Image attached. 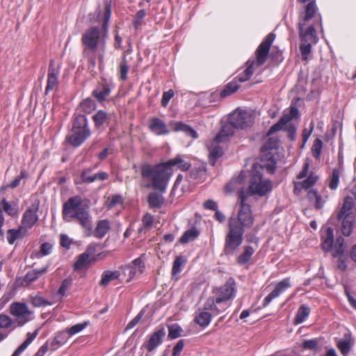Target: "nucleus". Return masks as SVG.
Returning a JSON list of instances; mask_svg holds the SVG:
<instances>
[{"instance_id": "16", "label": "nucleus", "mask_w": 356, "mask_h": 356, "mask_svg": "<svg viewBox=\"0 0 356 356\" xmlns=\"http://www.w3.org/2000/svg\"><path fill=\"white\" fill-rule=\"evenodd\" d=\"M165 334L166 332L165 328L163 327H159L149 335L148 340L143 343V346H144L148 352H152L162 343Z\"/></svg>"}, {"instance_id": "6", "label": "nucleus", "mask_w": 356, "mask_h": 356, "mask_svg": "<svg viewBox=\"0 0 356 356\" xmlns=\"http://www.w3.org/2000/svg\"><path fill=\"white\" fill-rule=\"evenodd\" d=\"M244 229L234 219H229V231L225 236L224 253L234 255L243 243Z\"/></svg>"}, {"instance_id": "61", "label": "nucleus", "mask_w": 356, "mask_h": 356, "mask_svg": "<svg viewBox=\"0 0 356 356\" xmlns=\"http://www.w3.org/2000/svg\"><path fill=\"white\" fill-rule=\"evenodd\" d=\"M142 222L143 228H150L154 222L153 216L149 213L145 214L142 219Z\"/></svg>"}, {"instance_id": "31", "label": "nucleus", "mask_w": 356, "mask_h": 356, "mask_svg": "<svg viewBox=\"0 0 356 356\" xmlns=\"http://www.w3.org/2000/svg\"><path fill=\"white\" fill-rule=\"evenodd\" d=\"M334 231L331 227L325 229V234L322 236V248L326 252L330 251L333 248Z\"/></svg>"}, {"instance_id": "52", "label": "nucleus", "mask_w": 356, "mask_h": 356, "mask_svg": "<svg viewBox=\"0 0 356 356\" xmlns=\"http://www.w3.org/2000/svg\"><path fill=\"white\" fill-rule=\"evenodd\" d=\"M323 147V142L321 139L316 138L313 143L312 147V152L313 156L316 159H318L321 154Z\"/></svg>"}, {"instance_id": "56", "label": "nucleus", "mask_w": 356, "mask_h": 356, "mask_svg": "<svg viewBox=\"0 0 356 356\" xmlns=\"http://www.w3.org/2000/svg\"><path fill=\"white\" fill-rule=\"evenodd\" d=\"M318 346V340L317 339H312L305 340L302 344V347L305 350H316Z\"/></svg>"}, {"instance_id": "21", "label": "nucleus", "mask_w": 356, "mask_h": 356, "mask_svg": "<svg viewBox=\"0 0 356 356\" xmlns=\"http://www.w3.org/2000/svg\"><path fill=\"white\" fill-rule=\"evenodd\" d=\"M149 129L156 136H165L170 134V129L166 123L159 118H152L149 120Z\"/></svg>"}, {"instance_id": "15", "label": "nucleus", "mask_w": 356, "mask_h": 356, "mask_svg": "<svg viewBox=\"0 0 356 356\" xmlns=\"http://www.w3.org/2000/svg\"><path fill=\"white\" fill-rule=\"evenodd\" d=\"M143 257V255L136 258L132 261L131 264L126 266L122 268V274L125 277H128L126 280L127 282L131 281L137 274H142L144 272L145 265Z\"/></svg>"}, {"instance_id": "46", "label": "nucleus", "mask_w": 356, "mask_h": 356, "mask_svg": "<svg viewBox=\"0 0 356 356\" xmlns=\"http://www.w3.org/2000/svg\"><path fill=\"white\" fill-rule=\"evenodd\" d=\"M318 179V176H317L314 173H311L305 180L302 181L300 183L296 184V188L298 186V184H300L303 188L309 189L316 183Z\"/></svg>"}, {"instance_id": "1", "label": "nucleus", "mask_w": 356, "mask_h": 356, "mask_svg": "<svg viewBox=\"0 0 356 356\" xmlns=\"http://www.w3.org/2000/svg\"><path fill=\"white\" fill-rule=\"evenodd\" d=\"M111 15V1L104 0V8H99L90 15V22L92 26L82 35V42L86 46L85 53L88 54L89 64L92 66L102 65Z\"/></svg>"}, {"instance_id": "10", "label": "nucleus", "mask_w": 356, "mask_h": 356, "mask_svg": "<svg viewBox=\"0 0 356 356\" xmlns=\"http://www.w3.org/2000/svg\"><path fill=\"white\" fill-rule=\"evenodd\" d=\"M299 35L302 41L300 46V58L302 60L307 61L311 57L312 45L318 42V37L314 26L307 27L306 31L300 29Z\"/></svg>"}, {"instance_id": "32", "label": "nucleus", "mask_w": 356, "mask_h": 356, "mask_svg": "<svg viewBox=\"0 0 356 356\" xmlns=\"http://www.w3.org/2000/svg\"><path fill=\"white\" fill-rule=\"evenodd\" d=\"M111 88L107 82L103 83L98 86L92 92V95L100 102L105 100L106 97L110 94Z\"/></svg>"}, {"instance_id": "23", "label": "nucleus", "mask_w": 356, "mask_h": 356, "mask_svg": "<svg viewBox=\"0 0 356 356\" xmlns=\"http://www.w3.org/2000/svg\"><path fill=\"white\" fill-rule=\"evenodd\" d=\"M3 211H5L8 215L14 216L17 213V205L15 204H10L6 200L3 199L0 201V236L3 235L1 227L4 222V218Z\"/></svg>"}, {"instance_id": "64", "label": "nucleus", "mask_w": 356, "mask_h": 356, "mask_svg": "<svg viewBox=\"0 0 356 356\" xmlns=\"http://www.w3.org/2000/svg\"><path fill=\"white\" fill-rule=\"evenodd\" d=\"M184 347V341L179 340L173 348L172 356H179Z\"/></svg>"}, {"instance_id": "8", "label": "nucleus", "mask_w": 356, "mask_h": 356, "mask_svg": "<svg viewBox=\"0 0 356 356\" xmlns=\"http://www.w3.org/2000/svg\"><path fill=\"white\" fill-rule=\"evenodd\" d=\"M272 181L268 179L264 178L260 170L257 169V166L254 165L252 168L248 189L243 190L247 198L253 195L259 197L265 196L272 191Z\"/></svg>"}, {"instance_id": "58", "label": "nucleus", "mask_w": 356, "mask_h": 356, "mask_svg": "<svg viewBox=\"0 0 356 356\" xmlns=\"http://www.w3.org/2000/svg\"><path fill=\"white\" fill-rule=\"evenodd\" d=\"M205 175V168L203 166L195 167L190 173V176L193 179L202 178Z\"/></svg>"}, {"instance_id": "5", "label": "nucleus", "mask_w": 356, "mask_h": 356, "mask_svg": "<svg viewBox=\"0 0 356 356\" xmlns=\"http://www.w3.org/2000/svg\"><path fill=\"white\" fill-rule=\"evenodd\" d=\"M141 175L144 179L151 180L155 190L163 193L172 175V170L165 163L156 165L146 164L141 168Z\"/></svg>"}, {"instance_id": "26", "label": "nucleus", "mask_w": 356, "mask_h": 356, "mask_svg": "<svg viewBox=\"0 0 356 356\" xmlns=\"http://www.w3.org/2000/svg\"><path fill=\"white\" fill-rule=\"evenodd\" d=\"M121 277L122 273L120 270H105L102 275L99 285L101 286H106L111 282L115 280H120V281H122L124 278Z\"/></svg>"}, {"instance_id": "48", "label": "nucleus", "mask_w": 356, "mask_h": 356, "mask_svg": "<svg viewBox=\"0 0 356 356\" xmlns=\"http://www.w3.org/2000/svg\"><path fill=\"white\" fill-rule=\"evenodd\" d=\"M168 337L171 339H177L181 335L182 328L177 323L168 326Z\"/></svg>"}, {"instance_id": "43", "label": "nucleus", "mask_w": 356, "mask_h": 356, "mask_svg": "<svg viewBox=\"0 0 356 356\" xmlns=\"http://www.w3.org/2000/svg\"><path fill=\"white\" fill-rule=\"evenodd\" d=\"M148 202L150 207L161 208L164 203V198L161 195L152 193L149 195Z\"/></svg>"}, {"instance_id": "53", "label": "nucleus", "mask_w": 356, "mask_h": 356, "mask_svg": "<svg viewBox=\"0 0 356 356\" xmlns=\"http://www.w3.org/2000/svg\"><path fill=\"white\" fill-rule=\"evenodd\" d=\"M80 107L85 113H90L95 108V103L90 98L84 99L80 105Z\"/></svg>"}, {"instance_id": "38", "label": "nucleus", "mask_w": 356, "mask_h": 356, "mask_svg": "<svg viewBox=\"0 0 356 356\" xmlns=\"http://www.w3.org/2000/svg\"><path fill=\"white\" fill-rule=\"evenodd\" d=\"M38 335V330L33 333L29 332L26 339L13 353L11 356H19V355L30 345Z\"/></svg>"}, {"instance_id": "45", "label": "nucleus", "mask_w": 356, "mask_h": 356, "mask_svg": "<svg viewBox=\"0 0 356 356\" xmlns=\"http://www.w3.org/2000/svg\"><path fill=\"white\" fill-rule=\"evenodd\" d=\"M26 234V232L24 230L21 231L20 227L17 229H9L7 234L8 242L10 244H13L17 238H22Z\"/></svg>"}, {"instance_id": "63", "label": "nucleus", "mask_w": 356, "mask_h": 356, "mask_svg": "<svg viewBox=\"0 0 356 356\" xmlns=\"http://www.w3.org/2000/svg\"><path fill=\"white\" fill-rule=\"evenodd\" d=\"M338 348L342 354H346L350 351V343L347 340H341L338 342Z\"/></svg>"}, {"instance_id": "19", "label": "nucleus", "mask_w": 356, "mask_h": 356, "mask_svg": "<svg viewBox=\"0 0 356 356\" xmlns=\"http://www.w3.org/2000/svg\"><path fill=\"white\" fill-rule=\"evenodd\" d=\"M317 10L316 3L314 1H310L306 6L305 12L303 13L300 18L298 23V30L300 31L302 29V31H306L307 28L310 26L311 25L308 24V22L313 18L314 14L316 13Z\"/></svg>"}, {"instance_id": "35", "label": "nucleus", "mask_w": 356, "mask_h": 356, "mask_svg": "<svg viewBox=\"0 0 356 356\" xmlns=\"http://www.w3.org/2000/svg\"><path fill=\"white\" fill-rule=\"evenodd\" d=\"M222 142H216L215 140V138H213V141L211 142V145L209 146V156H210V162L214 165L215 161L216 159L220 158L222 155V148L218 145V144L221 143Z\"/></svg>"}, {"instance_id": "44", "label": "nucleus", "mask_w": 356, "mask_h": 356, "mask_svg": "<svg viewBox=\"0 0 356 356\" xmlns=\"http://www.w3.org/2000/svg\"><path fill=\"white\" fill-rule=\"evenodd\" d=\"M200 234L196 228H192L186 231L179 239L181 243H187L195 240Z\"/></svg>"}, {"instance_id": "60", "label": "nucleus", "mask_w": 356, "mask_h": 356, "mask_svg": "<svg viewBox=\"0 0 356 356\" xmlns=\"http://www.w3.org/2000/svg\"><path fill=\"white\" fill-rule=\"evenodd\" d=\"M146 15V13L145 10H140L136 15V18L134 19V26L136 29L141 26L143 19Z\"/></svg>"}, {"instance_id": "20", "label": "nucleus", "mask_w": 356, "mask_h": 356, "mask_svg": "<svg viewBox=\"0 0 356 356\" xmlns=\"http://www.w3.org/2000/svg\"><path fill=\"white\" fill-rule=\"evenodd\" d=\"M291 281L290 278L289 277L285 278L280 281V282H278L276 284L275 289L264 298L263 302V306H268L273 299L280 296L281 293H282L287 289L291 287Z\"/></svg>"}, {"instance_id": "57", "label": "nucleus", "mask_w": 356, "mask_h": 356, "mask_svg": "<svg viewBox=\"0 0 356 356\" xmlns=\"http://www.w3.org/2000/svg\"><path fill=\"white\" fill-rule=\"evenodd\" d=\"M72 280L71 279H65L63 281L60 286L58 290V295L64 297L66 294V291L72 286Z\"/></svg>"}, {"instance_id": "18", "label": "nucleus", "mask_w": 356, "mask_h": 356, "mask_svg": "<svg viewBox=\"0 0 356 356\" xmlns=\"http://www.w3.org/2000/svg\"><path fill=\"white\" fill-rule=\"evenodd\" d=\"M109 178V175L106 172H99L93 173V168H88L83 169L81 174V179L83 183L91 184L96 181H104Z\"/></svg>"}, {"instance_id": "14", "label": "nucleus", "mask_w": 356, "mask_h": 356, "mask_svg": "<svg viewBox=\"0 0 356 356\" xmlns=\"http://www.w3.org/2000/svg\"><path fill=\"white\" fill-rule=\"evenodd\" d=\"M39 209V202H35L32 204L24 213L21 221V231H25L26 233L29 229H31L38 220V211Z\"/></svg>"}, {"instance_id": "55", "label": "nucleus", "mask_w": 356, "mask_h": 356, "mask_svg": "<svg viewBox=\"0 0 356 356\" xmlns=\"http://www.w3.org/2000/svg\"><path fill=\"white\" fill-rule=\"evenodd\" d=\"M122 202V197L120 195H113L110 196L106 202V207L111 209L115 205Z\"/></svg>"}, {"instance_id": "22", "label": "nucleus", "mask_w": 356, "mask_h": 356, "mask_svg": "<svg viewBox=\"0 0 356 356\" xmlns=\"http://www.w3.org/2000/svg\"><path fill=\"white\" fill-rule=\"evenodd\" d=\"M344 239L343 237L339 236L337 238L336 243L334 246V251L332 252V256L334 257H339V263L338 268L341 270H346L347 268V265L345 260L343 259V256L344 253Z\"/></svg>"}, {"instance_id": "9", "label": "nucleus", "mask_w": 356, "mask_h": 356, "mask_svg": "<svg viewBox=\"0 0 356 356\" xmlns=\"http://www.w3.org/2000/svg\"><path fill=\"white\" fill-rule=\"evenodd\" d=\"M275 35L269 33L261 42L255 51V57L250 58L246 62V67H254V65H263L268 56L270 48L275 40Z\"/></svg>"}, {"instance_id": "13", "label": "nucleus", "mask_w": 356, "mask_h": 356, "mask_svg": "<svg viewBox=\"0 0 356 356\" xmlns=\"http://www.w3.org/2000/svg\"><path fill=\"white\" fill-rule=\"evenodd\" d=\"M10 310L15 318L13 322L16 327L23 326L31 319L32 312L24 303L14 302L11 304Z\"/></svg>"}, {"instance_id": "28", "label": "nucleus", "mask_w": 356, "mask_h": 356, "mask_svg": "<svg viewBox=\"0 0 356 356\" xmlns=\"http://www.w3.org/2000/svg\"><path fill=\"white\" fill-rule=\"evenodd\" d=\"M165 163L171 169L172 167H177L182 171H186L191 167V164L185 161L183 159V156L180 154H178L175 158L168 160Z\"/></svg>"}, {"instance_id": "4", "label": "nucleus", "mask_w": 356, "mask_h": 356, "mask_svg": "<svg viewBox=\"0 0 356 356\" xmlns=\"http://www.w3.org/2000/svg\"><path fill=\"white\" fill-rule=\"evenodd\" d=\"M254 120L252 111L237 108L229 115V122L222 125L215 137L216 142H225L234 133L235 128L246 129L251 127Z\"/></svg>"}, {"instance_id": "62", "label": "nucleus", "mask_w": 356, "mask_h": 356, "mask_svg": "<svg viewBox=\"0 0 356 356\" xmlns=\"http://www.w3.org/2000/svg\"><path fill=\"white\" fill-rule=\"evenodd\" d=\"M175 93L172 90H169L163 94L162 99H161V104L163 106L165 107L170 99L174 96Z\"/></svg>"}, {"instance_id": "12", "label": "nucleus", "mask_w": 356, "mask_h": 356, "mask_svg": "<svg viewBox=\"0 0 356 356\" xmlns=\"http://www.w3.org/2000/svg\"><path fill=\"white\" fill-rule=\"evenodd\" d=\"M254 68H245L232 81L228 83L220 92L221 97H226L235 92L239 88V83H243L250 79L253 75Z\"/></svg>"}, {"instance_id": "25", "label": "nucleus", "mask_w": 356, "mask_h": 356, "mask_svg": "<svg viewBox=\"0 0 356 356\" xmlns=\"http://www.w3.org/2000/svg\"><path fill=\"white\" fill-rule=\"evenodd\" d=\"M172 125L173 126V131L175 132L181 131L186 136L191 137L193 139H197L198 138L197 131L187 124L182 122H176L172 123Z\"/></svg>"}, {"instance_id": "34", "label": "nucleus", "mask_w": 356, "mask_h": 356, "mask_svg": "<svg viewBox=\"0 0 356 356\" xmlns=\"http://www.w3.org/2000/svg\"><path fill=\"white\" fill-rule=\"evenodd\" d=\"M58 68H49L47 79V86L45 92L54 90L58 85Z\"/></svg>"}, {"instance_id": "17", "label": "nucleus", "mask_w": 356, "mask_h": 356, "mask_svg": "<svg viewBox=\"0 0 356 356\" xmlns=\"http://www.w3.org/2000/svg\"><path fill=\"white\" fill-rule=\"evenodd\" d=\"M298 115V109L295 106H291L289 113L284 114L278 122L270 128L268 131V135H271L277 131L284 129L286 127V124L293 119L296 118Z\"/></svg>"}, {"instance_id": "59", "label": "nucleus", "mask_w": 356, "mask_h": 356, "mask_svg": "<svg viewBox=\"0 0 356 356\" xmlns=\"http://www.w3.org/2000/svg\"><path fill=\"white\" fill-rule=\"evenodd\" d=\"M243 181V178L241 177H238L236 179H232L231 181H229L226 186H225V191L227 192L231 193L234 191L235 189H236V184H241Z\"/></svg>"}, {"instance_id": "37", "label": "nucleus", "mask_w": 356, "mask_h": 356, "mask_svg": "<svg viewBox=\"0 0 356 356\" xmlns=\"http://www.w3.org/2000/svg\"><path fill=\"white\" fill-rule=\"evenodd\" d=\"M49 266H46L40 269H33L29 271L25 276V281L31 283L35 281L38 277L47 272Z\"/></svg>"}, {"instance_id": "3", "label": "nucleus", "mask_w": 356, "mask_h": 356, "mask_svg": "<svg viewBox=\"0 0 356 356\" xmlns=\"http://www.w3.org/2000/svg\"><path fill=\"white\" fill-rule=\"evenodd\" d=\"M235 282L230 278L225 284L213 291L212 296L204 303V309L213 316L219 315L230 307V300L235 297Z\"/></svg>"}, {"instance_id": "27", "label": "nucleus", "mask_w": 356, "mask_h": 356, "mask_svg": "<svg viewBox=\"0 0 356 356\" xmlns=\"http://www.w3.org/2000/svg\"><path fill=\"white\" fill-rule=\"evenodd\" d=\"M212 315L210 311L206 310L204 308L203 309H200L196 313L194 321L200 326L206 327L209 325Z\"/></svg>"}, {"instance_id": "40", "label": "nucleus", "mask_w": 356, "mask_h": 356, "mask_svg": "<svg viewBox=\"0 0 356 356\" xmlns=\"http://www.w3.org/2000/svg\"><path fill=\"white\" fill-rule=\"evenodd\" d=\"M83 129H90L87 118L84 115H78L74 118L72 130L83 131Z\"/></svg>"}, {"instance_id": "41", "label": "nucleus", "mask_w": 356, "mask_h": 356, "mask_svg": "<svg viewBox=\"0 0 356 356\" xmlns=\"http://www.w3.org/2000/svg\"><path fill=\"white\" fill-rule=\"evenodd\" d=\"M70 336L67 334L66 330L58 332L53 341H51V346L53 347L61 346L64 345L69 339Z\"/></svg>"}, {"instance_id": "7", "label": "nucleus", "mask_w": 356, "mask_h": 356, "mask_svg": "<svg viewBox=\"0 0 356 356\" xmlns=\"http://www.w3.org/2000/svg\"><path fill=\"white\" fill-rule=\"evenodd\" d=\"M244 229L234 219H229V231L225 236L224 253L234 255L243 243Z\"/></svg>"}, {"instance_id": "30", "label": "nucleus", "mask_w": 356, "mask_h": 356, "mask_svg": "<svg viewBox=\"0 0 356 356\" xmlns=\"http://www.w3.org/2000/svg\"><path fill=\"white\" fill-rule=\"evenodd\" d=\"M95 250V248L93 245L88 246L86 251L78 256L77 260L74 264L75 268H82L88 263L90 256L94 253Z\"/></svg>"}, {"instance_id": "29", "label": "nucleus", "mask_w": 356, "mask_h": 356, "mask_svg": "<svg viewBox=\"0 0 356 356\" xmlns=\"http://www.w3.org/2000/svg\"><path fill=\"white\" fill-rule=\"evenodd\" d=\"M110 222L108 220H102L97 222L95 230H92V235L96 238H102L110 230Z\"/></svg>"}, {"instance_id": "33", "label": "nucleus", "mask_w": 356, "mask_h": 356, "mask_svg": "<svg viewBox=\"0 0 356 356\" xmlns=\"http://www.w3.org/2000/svg\"><path fill=\"white\" fill-rule=\"evenodd\" d=\"M255 250L250 245L243 248V252L237 257V262L241 266H248L252 259Z\"/></svg>"}, {"instance_id": "2", "label": "nucleus", "mask_w": 356, "mask_h": 356, "mask_svg": "<svg viewBox=\"0 0 356 356\" xmlns=\"http://www.w3.org/2000/svg\"><path fill=\"white\" fill-rule=\"evenodd\" d=\"M63 219L65 222L77 221L84 230L86 236L92 234V218L88 207L83 205L82 197L74 195L70 197L63 205Z\"/></svg>"}, {"instance_id": "11", "label": "nucleus", "mask_w": 356, "mask_h": 356, "mask_svg": "<svg viewBox=\"0 0 356 356\" xmlns=\"http://www.w3.org/2000/svg\"><path fill=\"white\" fill-rule=\"evenodd\" d=\"M238 198L240 201L241 208L237 217H231L229 219L236 220L244 229L252 227L254 222V218L252 214L250 206L245 203L247 195L245 194L243 189L239 191Z\"/></svg>"}, {"instance_id": "51", "label": "nucleus", "mask_w": 356, "mask_h": 356, "mask_svg": "<svg viewBox=\"0 0 356 356\" xmlns=\"http://www.w3.org/2000/svg\"><path fill=\"white\" fill-rule=\"evenodd\" d=\"M88 325L87 321L76 324L70 327L66 328V331L70 337L73 336L80 332L83 331Z\"/></svg>"}, {"instance_id": "24", "label": "nucleus", "mask_w": 356, "mask_h": 356, "mask_svg": "<svg viewBox=\"0 0 356 356\" xmlns=\"http://www.w3.org/2000/svg\"><path fill=\"white\" fill-rule=\"evenodd\" d=\"M72 132L67 139L70 144L76 147L80 146L90 136V129L72 130Z\"/></svg>"}, {"instance_id": "47", "label": "nucleus", "mask_w": 356, "mask_h": 356, "mask_svg": "<svg viewBox=\"0 0 356 356\" xmlns=\"http://www.w3.org/2000/svg\"><path fill=\"white\" fill-rule=\"evenodd\" d=\"M340 172L338 169H334L329 178V187L332 190H336L339 182Z\"/></svg>"}, {"instance_id": "54", "label": "nucleus", "mask_w": 356, "mask_h": 356, "mask_svg": "<svg viewBox=\"0 0 356 356\" xmlns=\"http://www.w3.org/2000/svg\"><path fill=\"white\" fill-rule=\"evenodd\" d=\"M185 263V259L183 257L179 256L177 257L175 260L174 261L172 273L173 275H175L179 273L181 271V266Z\"/></svg>"}, {"instance_id": "39", "label": "nucleus", "mask_w": 356, "mask_h": 356, "mask_svg": "<svg viewBox=\"0 0 356 356\" xmlns=\"http://www.w3.org/2000/svg\"><path fill=\"white\" fill-rule=\"evenodd\" d=\"M310 312V308L308 306L305 305H301L296 313L294 321L295 324L298 325L303 323L309 316Z\"/></svg>"}, {"instance_id": "50", "label": "nucleus", "mask_w": 356, "mask_h": 356, "mask_svg": "<svg viewBox=\"0 0 356 356\" xmlns=\"http://www.w3.org/2000/svg\"><path fill=\"white\" fill-rule=\"evenodd\" d=\"M15 327L16 325L8 316L0 314V328H11V330H13Z\"/></svg>"}, {"instance_id": "49", "label": "nucleus", "mask_w": 356, "mask_h": 356, "mask_svg": "<svg viewBox=\"0 0 356 356\" xmlns=\"http://www.w3.org/2000/svg\"><path fill=\"white\" fill-rule=\"evenodd\" d=\"M92 118L97 127H101L108 120V115L104 111H99Z\"/></svg>"}, {"instance_id": "36", "label": "nucleus", "mask_w": 356, "mask_h": 356, "mask_svg": "<svg viewBox=\"0 0 356 356\" xmlns=\"http://www.w3.org/2000/svg\"><path fill=\"white\" fill-rule=\"evenodd\" d=\"M341 232L344 236H349L352 232L354 217L353 215L346 214L342 218Z\"/></svg>"}, {"instance_id": "42", "label": "nucleus", "mask_w": 356, "mask_h": 356, "mask_svg": "<svg viewBox=\"0 0 356 356\" xmlns=\"http://www.w3.org/2000/svg\"><path fill=\"white\" fill-rule=\"evenodd\" d=\"M30 298L31 304L36 307H46L54 304L53 301L44 298L40 294L31 296Z\"/></svg>"}]
</instances>
